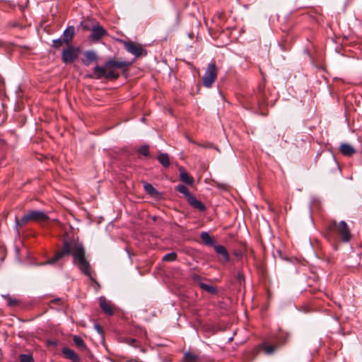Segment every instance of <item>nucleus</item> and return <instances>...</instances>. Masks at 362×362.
<instances>
[{
	"instance_id": "9",
	"label": "nucleus",
	"mask_w": 362,
	"mask_h": 362,
	"mask_svg": "<svg viewBox=\"0 0 362 362\" xmlns=\"http://www.w3.org/2000/svg\"><path fill=\"white\" fill-rule=\"evenodd\" d=\"M85 58L82 59V62L86 66H89L91 63L97 62L98 56L95 51L88 50L84 52Z\"/></svg>"
},
{
	"instance_id": "24",
	"label": "nucleus",
	"mask_w": 362,
	"mask_h": 362,
	"mask_svg": "<svg viewBox=\"0 0 362 362\" xmlns=\"http://www.w3.org/2000/svg\"><path fill=\"white\" fill-rule=\"evenodd\" d=\"M73 341H74V344L78 348H79L82 350L86 349V344L81 337L76 336V335L74 336Z\"/></svg>"
},
{
	"instance_id": "5",
	"label": "nucleus",
	"mask_w": 362,
	"mask_h": 362,
	"mask_svg": "<svg viewBox=\"0 0 362 362\" xmlns=\"http://www.w3.org/2000/svg\"><path fill=\"white\" fill-rule=\"evenodd\" d=\"M218 75V69L214 62L208 64L202 78L203 86L206 88H210L216 80Z\"/></svg>"
},
{
	"instance_id": "7",
	"label": "nucleus",
	"mask_w": 362,
	"mask_h": 362,
	"mask_svg": "<svg viewBox=\"0 0 362 362\" xmlns=\"http://www.w3.org/2000/svg\"><path fill=\"white\" fill-rule=\"evenodd\" d=\"M79 52V48L68 46L62 53V60L65 64H71L77 59Z\"/></svg>"
},
{
	"instance_id": "28",
	"label": "nucleus",
	"mask_w": 362,
	"mask_h": 362,
	"mask_svg": "<svg viewBox=\"0 0 362 362\" xmlns=\"http://www.w3.org/2000/svg\"><path fill=\"white\" fill-rule=\"evenodd\" d=\"M19 360L21 362H33V358L30 354H21Z\"/></svg>"
},
{
	"instance_id": "34",
	"label": "nucleus",
	"mask_w": 362,
	"mask_h": 362,
	"mask_svg": "<svg viewBox=\"0 0 362 362\" xmlns=\"http://www.w3.org/2000/svg\"><path fill=\"white\" fill-rule=\"evenodd\" d=\"M95 329L98 331V333L101 334L103 332L100 325H99L98 324L95 325Z\"/></svg>"
},
{
	"instance_id": "6",
	"label": "nucleus",
	"mask_w": 362,
	"mask_h": 362,
	"mask_svg": "<svg viewBox=\"0 0 362 362\" xmlns=\"http://www.w3.org/2000/svg\"><path fill=\"white\" fill-rule=\"evenodd\" d=\"M124 45L126 50L133 54L136 58L147 55V51L140 44L128 41L124 42Z\"/></svg>"
},
{
	"instance_id": "25",
	"label": "nucleus",
	"mask_w": 362,
	"mask_h": 362,
	"mask_svg": "<svg viewBox=\"0 0 362 362\" xmlns=\"http://www.w3.org/2000/svg\"><path fill=\"white\" fill-rule=\"evenodd\" d=\"M177 254L174 252L165 254L163 257V261L165 262H173L177 259Z\"/></svg>"
},
{
	"instance_id": "3",
	"label": "nucleus",
	"mask_w": 362,
	"mask_h": 362,
	"mask_svg": "<svg viewBox=\"0 0 362 362\" xmlns=\"http://www.w3.org/2000/svg\"><path fill=\"white\" fill-rule=\"evenodd\" d=\"M326 238L330 242H335L339 238L343 243H348L351 238V233L346 221H341L337 223L332 220L326 226Z\"/></svg>"
},
{
	"instance_id": "4",
	"label": "nucleus",
	"mask_w": 362,
	"mask_h": 362,
	"mask_svg": "<svg viewBox=\"0 0 362 362\" xmlns=\"http://www.w3.org/2000/svg\"><path fill=\"white\" fill-rule=\"evenodd\" d=\"M49 219L48 216L42 211H30L27 214L23 215L20 220L16 217V224L17 226H22L29 221L44 222Z\"/></svg>"
},
{
	"instance_id": "27",
	"label": "nucleus",
	"mask_w": 362,
	"mask_h": 362,
	"mask_svg": "<svg viewBox=\"0 0 362 362\" xmlns=\"http://www.w3.org/2000/svg\"><path fill=\"white\" fill-rule=\"evenodd\" d=\"M3 297L7 300V304L10 307L16 306L18 303V300L16 298H13L9 295L3 296Z\"/></svg>"
},
{
	"instance_id": "20",
	"label": "nucleus",
	"mask_w": 362,
	"mask_h": 362,
	"mask_svg": "<svg viewBox=\"0 0 362 362\" xmlns=\"http://www.w3.org/2000/svg\"><path fill=\"white\" fill-rule=\"evenodd\" d=\"M180 180L187 184V185H192L194 182V180L192 177H190L188 173L185 170H180Z\"/></svg>"
},
{
	"instance_id": "16",
	"label": "nucleus",
	"mask_w": 362,
	"mask_h": 362,
	"mask_svg": "<svg viewBox=\"0 0 362 362\" xmlns=\"http://www.w3.org/2000/svg\"><path fill=\"white\" fill-rule=\"evenodd\" d=\"M74 35V28L73 26H69L63 33V41L66 45H69L71 42Z\"/></svg>"
},
{
	"instance_id": "12",
	"label": "nucleus",
	"mask_w": 362,
	"mask_h": 362,
	"mask_svg": "<svg viewBox=\"0 0 362 362\" xmlns=\"http://www.w3.org/2000/svg\"><path fill=\"white\" fill-rule=\"evenodd\" d=\"M106 33V30L103 27L97 25L92 28L90 36L93 40H99Z\"/></svg>"
},
{
	"instance_id": "26",
	"label": "nucleus",
	"mask_w": 362,
	"mask_h": 362,
	"mask_svg": "<svg viewBox=\"0 0 362 362\" xmlns=\"http://www.w3.org/2000/svg\"><path fill=\"white\" fill-rule=\"evenodd\" d=\"M144 188L148 194L154 195L155 194L157 193L156 189L153 187L151 184L145 183L144 185Z\"/></svg>"
},
{
	"instance_id": "2",
	"label": "nucleus",
	"mask_w": 362,
	"mask_h": 362,
	"mask_svg": "<svg viewBox=\"0 0 362 362\" xmlns=\"http://www.w3.org/2000/svg\"><path fill=\"white\" fill-rule=\"evenodd\" d=\"M131 64L132 62L118 61L114 58L107 61L103 66L97 65L94 68V74L98 79L105 78L109 80H116L119 76L118 69L124 71Z\"/></svg>"
},
{
	"instance_id": "31",
	"label": "nucleus",
	"mask_w": 362,
	"mask_h": 362,
	"mask_svg": "<svg viewBox=\"0 0 362 362\" xmlns=\"http://www.w3.org/2000/svg\"><path fill=\"white\" fill-rule=\"evenodd\" d=\"M136 341V339L134 338L126 337L124 339V342H125L126 344H127L129 345L133 346H135Z\"/></svg>"
},
{
	"instance_id": "11",
	"label": "nucleus",
	"mask_w": 362,
	"mask_h": 362,
	"mask_svg": "<svg viewBox=\"0 0 362 362\" xmlns=\"http://www.w3.org/2000/svg\"><path fill=\"white\" fill-rule=\"evenodd\" d=\"M62 351L65 358L69 359L72 362H80V357L70 348L64 347L62 349Z\"/></svg>"
},
{
	"instance_id": "10",
	"label": "nucleus",
	"mask_w": 362,
	"mask_h": 362,
	"mask_svg": "<svg viewBox=\"0 0 362 362\" xmlns=\"http://www.w3.org/2000/svg\"><path fill=\"white\" fill-rule=\"evenodd\" d=\"M100 307L101 310L105 313L107 315H112L114 312L113 310L109 303V302L105 299V297L101 296L99 298Z\"/></svg>"
},
{
	"instance_id": "14",
	"label": "nucleus",
	"mask_w": 362,
	"mask_h": 362,
	"mask_svg": "<svg viewBox=\"0 0 362 362\" xmlns=\"http://www.w3.org/2000/svg\"><path fill=\"white\" fill-rule=\"evenodd\" d=\"M339 151L345 156H351L356 153L355 148L350 144L344 143L339 146Z\"/></svg>"
},
{
	"instance_id": "1",
	"label": "nucleus",
	"mask_w": 362,
	"mask_h": 362,
	"mask_svg": "<svg viewBox=\"0 0 362 362\" xmlns=\"http://www.w3.org/2000/svg\"><path fill=\"white\" fill-rule=\"evenodd\" d=\"M71 255L73 264L84 275L93 279L91 276L90 264L86 257V250L82 243L74 240L64 239L62 248L55 252L54 255L49 258L45 264H56L65 257Z\"/></svg>"
},
{
	"instance_id": "13",
	"label": "nucleus",
	"mask_w": 362,
	"mask_h": 362,
	"mask_svg": "<svg viewBox=\"0 0 362 362\" xmlns=\"http://www.w3.org/2000/svg\"><path fill=\"white\" fill-rule=\"evenodd\" d=\"M187 202L192 207L199 211H204L206 209L205 205L193 195L188 198Z\"/></svg>"
},
{
	"instance_id": "29",
	"label": "nucleus",
	"mask_w": 362,
	"mask_h": 362,
	"mask_svg": "<svg viewBox=\"0 0 362 362\" xmlns=\"http://www.w3.org/2000/svg\"><path fill=\"white\" fill-rule=\"evenodd\" d=\"M64 43V41H63V39L58 38L56 40H52V47L56 49H59V47H61L63 45Z\"/></svg>"
},
{
	"instance_id": "23",
	"label": "nucleus",
	"mask_w": 362,
	"mask_h": 362,
	"mask_svg": "<svg viewBox=\"0 0 362 362\" xmlns=\"http://www.w3.org/2000/svg\"><path fill=\"white\" fill-rule=\"evenodd\" d=\"M184 360L185 362H197L199 360V356L196 354L186 352L184 354Z\"/></svg>"
},
{
	"instance_id": "19",
	"label": "nucleus",
	"mask_w": 362,
	"mask_h": 362,
	"mask_svg": "<svg viewBox=\"0 0 362 362\" xmlns=\"http://www.w3.org/2000/svg\"><path fill=\"white\" fill-rule=\"evenodd\" d=\"M157 159L158 162L163 165V167L167 168L170 166V158L169 156L166 153H160Z\"/></svg>"
},
{
	"instance_id": "36",
	"label": "nucleus",
	"mask_w": 362,
	"mask_h": 362,
	"mask_svg": "<svg viewBox=\"0 0 362 362\" xmlns=\"http://www.w3.org/2000/svg\"><path fill=\"white\" fill-rule=\"evenodd\" d=\"M112 362H115L114 360H111Z\"/></svg>"
},
{
	"instance_id": "21",
	"label": "nucleus",
	"mask_w": 362,
	"mask_h": 362,
	"mask_svg": "<svg viewBox=\"0 0 362 362\" xmlns=\"http://www.w3.org/2000/svg\"><path fill=\"white\" fill-rule=\"evenodd\" d=\"M176 190L178 191L180 193L183 194L185 197H186L187 200L189 197H191L192 194L190 193L188 188L184 185H178L176 186Z\"/></svg>"
},
{
	"instance_id": "8",
	"label": "nucleus",
	"mask_w": 362,
	"mask_h": 362,
	"mask_svg": "<svg viewBox=\"0 0 362 362\" xmlns=\"http://www.w3.org/2000/svg\"><path fill=\"white\" fill-rule=\"evenodd\" d=\"M279 345L276 344L274 341H266L261 343L258 346L259 350H262L266 355H272L275 353L279 349Z\"/></svg>"
},
{
	"instance_id": "30",
	"label": "nucleus",
	"mask_w": 362,
	"mask_h": 362,
	"mask_svg": "<svg viewBox=\"0 0 362 362\" xmlns=\"http://www.w3.org/2000/svg\"><path fill=\"white\" fill-rule=\"evenodd\" d=\"M139 153L144 156H148L149 155V148L148 146L146 145H144V146H142L139 149Z\"/></svg>"
},
{
	"instance_id": "15",
	"label": "nucleus",
	"mask_w": 362,
	"mask_h": 362,
	"mask_svg": "<svg viewBox=\"0 0 362 362\" xmlns=\"http://www.w3.org/2000/svg\"><path fill=\"white\" fill-rule=\"evenodd\" d=\"M289 337L290 334L288 333L281 331L278 334H276L274 341L276 344L279 345V347H281L286 343Z\"/></svg>"
},
{
	"instance_id": "35",
	"label": "nucleus",
	"mask_w": 362,
	"mask_h": 362,
	"mask_svg": "<svg viewBox=\"0 0 362 362\" xmlns=\"http://www.w3.org/2000/svg\"><path fill=\"white\" fill-rule=\"evenodd\" d=\"M237 278H238V279L239 281H242V280H243V279H244L243 274L239 273V274H238Z\"/></svg>"
},
{
	"instance_id": "33",
	"label": "nucleus",
	"mask_w": 362,
	"mask_h": 362,
	"mask_svg": "<svg viewBox=\"0 0 362 362\" xmlns=\"http://www.w3.org/2000/svg\"><path fill=\"white\" fill-rule=\"evenodd\" d=\"M61 303H62V299L59 298H54L50 301V303H52V304H61Z\"/></svg>"
},
{
	"instance_id": "18",
	"label": "nucleus",
	"mask_w": 362,
	"mask_h": 362,
	"mask_svg": "<svg viewBox=\"0 0 362 362\" xmlns=\"http://www.w3.org/2000/svg\"><path fill=\"white\" fill-rule=\"evenodd\" d=\"M200 238L202 239V240L203 241V243L208 245V246H214L216 245V241L215 240L211 238L210 236V235L209 234V233L207 232H202L201 234H200Z\"/></svg>"
},
{
	"instance_id": "22",
	"label": "nucleus",
	"mask_w": 362,
	"mask_h": 362,
	"mask_svg": "<svg viewBox=\"0 0 362 362\" xmlns=\"http://www.w3.org/2000/svg\"><path fill=\"white\" fill-rule=\"evenodd\" d=\"M199 287L211 294H215L217 292V289L212 285L206 284L202 282H199Z\"/></svg>"
},
{
	"instance_id": "32",
	"label": "nucleus",
	"mask_w": 362,
	"mask_h": 362,
	"mask_svg": "<svg viewBox=\"0 0 362 362\" xmlns=\"http://www.w3.org/2000/svg\"><path fill=\"white\" fill-rule=\"evenodd\" d=\"M191 278L194 282L197 283L198 285L199 286V282H202V277L199 275L197 274H192Z\"/></svg>"
},
{
	"instance_id": "17",
	"label": "nucleus",
	"mask_w": 362,
	"mask_h": 362,
	"mask_svg": "<svg viewBox=\"0 0 362 362\" xmlns=\"http://www.w3.org/2000/svg\"><path fill=\"white\" fill-rule=\"evenodd\" d=\"M214 247L216 252L221 255L225 262H228L230 260L229 254L224 246L221 245H215Z\"/></svg>"
}]
</instances>
